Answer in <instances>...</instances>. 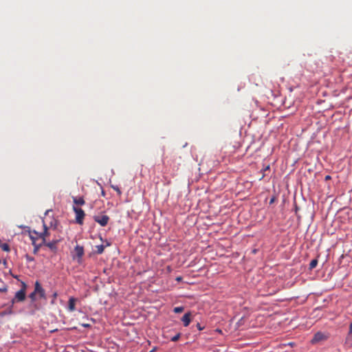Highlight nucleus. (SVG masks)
<instances>
[{"label":"nucleus","instance_id":"20","mask_svg":"<svg viewBox=\"0 0 352 352\" xmlns=\"http://www.w3.org/2000/svg\"><path fill=\"white\" fill-rule=\"evenodd\" d=\"M36 294L34 292H33L32 293H31L30 295H29V298L32 300V301H34L36 300Z\"/></svg>","mask_w":352,"mask_h":352},{"label":"nucleus","instance_id":"13","mask_svg":"<svg viewBox=\"0 0 352 352\" xmlns=\"http://www.w3.org/2000/svg\"><path fill=\"white\" fill-rule=\"evenodd\" d=\"M31 239H32V244H33V245H34V251H33V252H34V254H36V253L38 252V250L39 248H40L43 244H42V243H40L39 245H36V243H35L34 238L33 236H31Z\"/></svg>","mask_w":352,"mask_h":352},{"label":"nucleus","instance_id":"24","mask_svg":"<svg viewBox=\"0 0 352 352\" xmlns=\"http://www.w3.org/2000/svg\"><path fill=\"white\" fill-rule=\"evenodd\" d=\"M325 179H326L327 180V179H330V176H329V175L326 176Z\"/></svg>","mask_w":352,"mask_h":352},{"label":"nucleus","instance_id":"19","mask_svg":"<svg viewBox=\"0 0 352 352\" xmlns=\"http://www.w3.org/2000/svg\"><path fill=\"white\" fill-rule=\"evenodd\" d=\"M181 336V334L179 333L177 334H176L175 336H173L172 338H171V341L173 342H177L179 338Z\"/></svg>","mask_w":352,"mask_h":352},{"label":"nucleus","instance_id":"8","mask_svg":"<svg viewBox=\"0 0 352 352\" xmlns=\"http://www.w3.org/2000/svg\"><path fill=\"white\" fill-rule=\"evenodd\" d=\"M76 301H77L76 298H75L74 297L69 298V301H68L69 311H75V309H76L75 305H76Z\"/></svg>","mask_w":352,"mask_h":352},{"label":"nucleus","instance_id":"27","mask_svg":"<svg viewBox=\"0 0 352 352\" xmlns=\"http://www.w3.org/2000/svg\"><path fill=\"white\" fill-rule=\"evenodd\" d=\"M6 263H7V262L6 261H4L3 265H6Z\"/></svg>","mask_w":352,"mask_h":352},{"label":"nucleus","instance_id":"5","mask_svg":"<svg viewBox=\"0 0 352 352\" xmlns=\"http://www.w3.org/2000/svg\"><path fill=\"white\" fill-rule=\"evenodd\" d=\"M327 338V336L324 335L323 333L318 331L316 333H315L314 338L311 340V343L315 344L318 342H320L322 340H324Z\"/></svg>","mask_w":352,"mask_h":352},{"label":"nucleus","instance_id":"15","mask_svg":"<svg viewBox=\"0 0 352 352\" xmlns=\"http://www.w3.org/2000/svg\"><path fill=\"white\" fill-rule=\"evenodd\" d=\"M184 310V307H176L174 308L173 311L176 314H179L183 312Z\"/></svg>","mask_w":352,"mask_h":352},{"label":"nucleus","instance_id":"1","mask_svg":"<svg viewBox=\"0 0 352 352\" xmlns=\"http://www.w3.org/2000/svg\"><path fill=\"white\" fill-rule=\"evenodd\" d=\"M26 284L23 282L21 289L16 292L14 297L11 300L12 305L15 302H23L25 300L26 297Z\"/></svg>","mask_w":352,"mask_h":352},{"label":"nucleus","instance_id":"4","mask_svg":"<svg viewBox=\"0 0 352 352\" xmlns=\"http://www.w3.org/2000/svg\"><path fill=\"white\" fill-rule=\"evenodd\" d=\"M35 294H38L41 298H45V292L43 288L41 287L40 283L38 281H36L34 285V291Z\"/></svg>","mask_w":352,"mask_h":352},{"label":"nucleus","instance_id":"25","mask_svg":"<svg viewBox=\"0 0 352 352\" xmlns=\"http://www.w3.org/2000/svg\"><path fill=\"white\" fill-rule=\"evenodd\" d=\"M56 296H57V294L56 293H54V298H56Z\"/></svg>","mask_w":352,"mask_h":352},{"label":"nucleus","instance_id":"22","mask_svg":"<svg viewBox=\"0 0 352 352\" xmlns=\"http://www.w3.org/2000/svg\"><path fill=\"white\" fill-rule=\"evenodd\" d=\"M26 259L28 261H34V258L31 256H30L29 255H26Z\"/></svg>","mask_w":352,"mask_h":352},{"label":"nucleus","instance_id":"23","mask_svg":"<svg viewBox=\"0 0 352 352\" xmlns=\"http://www.w3.org/2000/svg\"><path fill=\"white\" fill-rule=\"evenodd\" d=\"M270 170V166H267L265 169H264V171H266V170Z\"/></svg>","mask_w":352,"mask_h":352},{"label":"nucleus","instance_id":"2","mask_svg":"<svg viewBox=\"0 0 352 352\" xmlns=\"http://www.w3.org/2000/svg\"><path fill=\"white\" fill-rule=\"evenodd\" d=\"M73 210L75 212L76 217L75 220L76 222L79 225H82L84 221V218L85 217V213L82 209L80 208L73 206Z\"/></svg>","mask_w":352,"mask_h":352},{"label":"nucleus","instance_id":"18","mask_svg":"<svg viewBox=\"0 0 352 352\" xmlns=\"http://www.w3.org/2000/svg\"><path fill=\"white\" fill-rule=\"evenodd\" d=\"M349 339L352 340V322L349 325V332L347 340H349Z\"/></svg>","mask_w":352,"mask_h":352},{"label":"nucleus","instance_id":"14","mask_svg":"<svg viewBox=\"0 0 352 352\" xmlns=\"http://www.w3.org/2000/svg\"><path fill=\"white\" fill-rule=\"evenodd\" d=\"M0 248L5 252H9L10 251V246L8 243H2L0 245Z\"/></svg>","mask_w":352,"mask_h":352},{"label":"nucleus","instance_id":"17","mask_svg":"<svg viewBox=\"0 0 352 352\" xmlns=\"http://www.w3.org/2000/svg\"><path fill=\"white\" fill-rule=\"evenodd\" d=\"M317 264H318L317 260H316V259L312 260L309 264L310 268L313 269V268L316 267Z\"/></svg>","mask_w":352,"mask_h":352},{"label":"nucleus","instance_id":"11","mask_svg":"<svg viewBox=\"0 0 352 352\" xmlns=\"http://www.w3.org/2000/svg\"><path fill=\"white\" fill-rule=\"evenodd\" d=\"M73 202L76 205L82 206L85 204V201L82 197H73Z\"/></svg>","mask_w":352,"mask_h":352},{"label":"nucleus","instance_id":"9","mask_svg":"<svg viewBox=\"0 0 352 352\" xmlns=\"http://www.w3.org/2000/svg\"><path fill=\"white\" fill-rule=\"evenodd\" d=\"M190 313L188 312L184 315V316L182 318V321L183 322L184 327H188L190 322Z\"/></svg>","mask_w":352,"mask_h":352},{"label":"nucleus","instance_id":"7","mask_svg":"<svg viewBox=\"0 0 352 352\" xmlns=\"http://www.w3.org/2000/svg\"><path fill=\"white\" fill-rule=\"evenodd\" d=\"M74 252H75V254L77 256V257L78 258H81L84 254V248L82 246L76 245L74 248Z\"/></svg>","mask_w":352,"mask_h":352},{"label":"nucleus","instance_id":"16","mask_svg":"<svg viewBox=\"0 0 352 352\" xmlns=\"http://www.w3.org/2000/svg\"><path fill=\"white\" fill-rule=\"evenodd\" d=\"M111 188H112L114 190H116V191L117 192V193H118V195L119 196H120V195H121V194H122V191L120 190V188H119L118 186H113V185H112V186H111Z\"/></svg>","mask_w":352,"mask_h":352},{"label":"nucleus","instance_id":"26","mask_svg":"<svg viewBox=\"0 0 352 352\" xmlns=\"http://www.w3.org/2000/svg\"><path fill=\"white\" fill-rule=\"evenodd\" d=\"M198 328L201 330V328L200 327L199 324H198Z\"/></svg>","mask_w":352,"mask_h":352},{"label":"nucleus","instance_id":"3","mask_svg":"<svg viewBox=\"0 0 352 352\" xmlns=\"http://www.w3.org/2000/svg\"><path fill=\"white\" fill-rule=\"evenodd\" d=\"M94 220L99 223L101 226H106L109 221V217L106 214L103 215H95L94 216Z\"/></svg>","mask_w":352,"mask_h":352},{"label":"nucleus","instance_id":"21","mask_svg":"<svg viewBox=\"0 0 352 352\" xmlns=\"http://www.w3.org/2000/svg\"><path fill=\"white\" fill-rule=\"evenodd\" d=\"M8 291V287L3 286V287H0L1 292H6Z\"/></svg>","mask_w":352,"mask_h":352},{"label":"nucleus","instance_id":"6","mask_svg":"<svg viewBox=\"0 0 352 352\" xmlns=\"http://www.w3.org/2000/svg\"><path fill=\"white\" fill-rule=\"evenodd\" d=\"M43 228H44V230L43 232L38 233L36 232H34L36 234H38V237L42 239V243H45V241H46L45 237L49 235L48 228L45 223H43Z\"/></svg>","mask_w":352,"mask_h":352},{"label":"nucleus","instance_id":"10","mask_svg":"<svg viewBox=\"0 0 352 352\" xmlns=\"http://www.w3.org/2000/svg\"><path fill=\"white\" fill-rule=\"evenodd\" d=\"M57 243H58V241L57 240H54V241H50V242H48V243H45L44 244L48 247L51 250H52L53 252H56L57 250Z\"/></svg>","mask_w":352,"mask_h":352},{"label":"nucleus","instance_id":"12","mask_svg":"<svg viewBox=\"0 0 352 352\" xmlns=\"http://www.w3.org/2000/svg\"><path fill=\"white\" fill-rule=\"evenodd\" d=\"M104 245L102 244L95 246V252L98 254H102L104 252Z\"/></svg>","mask_w":352,"mask_h":352}]
</instances>
